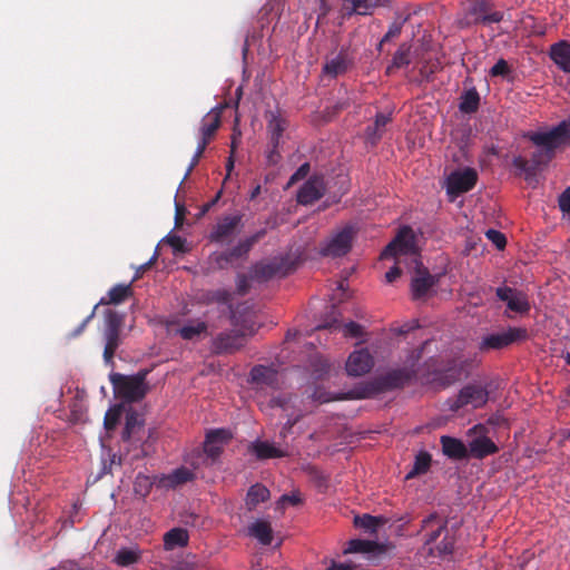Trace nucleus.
<instances>
[{"instance_id":"1","label":"nucleus","mask_w":570,"mask_h":570,"mask_svg":"<svg viewBox=\"0 0 570 570\" xmlns=\"http://www.w3.org/2000/svg\"><path fill=\"white\" fill-rule=\"evenodd\" d=\"M405 256L413 265V276L411 279V293L413 299H420L426 296L429 291L439 282L438 276L432 275L420 261V254L415 244V235L411 227L403 226L394 239L381 253V259L395 258L396 263H402Z\"/></svg>"},{"instance_id":"2","label":"nucleus","mask_w":570,"mask_h":570,"mask_svg":"<svg viewBox=\"0 0 570 570\" xmlns=\"http://www.w3.org/2000/svg\"><path fill=\"white\" fill-rule=\"evenodd\" d=\"M530 140L539 147L531 156L537 170L547 165L554 156L558 147L570 142V117L544 132H532Z\"/></svg>"},{"instance_id":"3","label":"nucleus","mask_w":570,"mask_h":570,"mask_svg":"<svg viewBox=\"0 0 570 570\" xmlns=\"http://www.w3.org/2000/svg\"><path fill=\"white\" fill-rule=\"evenodd\" d=\"M462 16L458 19L461 29L473 26H490L503 20V12L495 10L493 0H465Z\"/></svg>"},{"instance_id":"4","label":"nucleus","mask_w":570,"mask_h":570,"mask_svg":"<svg viewBox=\"0 0 570 570\" xmlns=\"http://www.w3.org/2000/svg\"><path fill=\"white\" fill-rule=\"evenodd\" d=\"M148 373V370H140L134 375L111 373L109 375V380L115 395L128 403L139 402L142 400L149 389L146 383Z\"/></svg>"},{"instance_id":"5","label":"nucleus","mask_w":570,"mask_h":570,"mask_svg":"<svg viewBox=\"0 0 570 570\" xmlns=\"http://www.w3.org/2000/svg\"><path fill=\"white\" fill-rule=\"evenodd\" d=\"M489 400V392L480 384H468L463 386L455 397L448 399L446 405L451 412H458L460 409L471 406L472 409L483 407Z\"/></svg>"},{"instance_id":"6","label":"nucleus","mask_w":570,"mask_h":570,"mask_svg":"<svg viewBox=\"0 0 570 570\" xmlns=\"http://www.w3.org/2000/svg\"><path fill=\"white\" fill-rule=\"evenodd\" d=\"M356 236L354 226L346 225L335 232L320 248V253L326 257L345 256L352 248L353 240Z\"/></svg>"},{"instance_id":"7","label":"nucleus","mask_w":570,"mask_h":570,"mask_svg":"<svg viewBox=\"0 0 570 570\" xmlns=\"http://www.w3.org/2000/svg\"><path fill=\"white\" fill-rule=\"evenodd\" d=\"M478 181V173L474 168L465 167L452 171L445 179V189L451 202L462 194L474 188Z\"/></svg>"},{"instance_id":"8","label":"nucleus","mask_w":570,"mask_h":570,"mask_svg":"<svg viewBox=\"0 0 570 570\" xmlns=\"http://www.w3.org/2000/svg\"><path fill=\"white\" fill-rule=\"evenodd\" d=\"M528 336V330L524 327H509L507 331L484 336L480 343V350H502L513 343L525 341Z\"/></svg>"},{"instance_id":"9","label":"nucleus","mask_w":570,"mask_h":570,"mask_svg":"<svg viewBox=\"0 0 570 570\" xmlns=\"http://www.w3.org/2000/svg\"><path fill=\"white\" fill-rule=\"evenodd\" d=\"M243 215H226L218 219L209 233L213 243L224 244L230 242L242 227Z\"/></svg>"},{"instance_id":"10","label":"nucleus","mask_w":570,"mask_h":570,"mask_svg":"<svg viewBox=\"0 0 570 570\" xmlns=\"http://www.w3.org/2000/svg\"><path fill=\"white\" fill-rule=\"evenodd\" d=\"M343 19L357 16H372L377 9L391 8L393 0H340Z\"/></svg>"},{"instance_id":"11","label":"nucleus","mask_w":570,"mask_h":570,"mask_svg":"<svg viewBox=\"0 0 570 570\" xmlns=\"http://www.w3.org/2000/svg\"><path fill=\"white\" fill-rule=\"evenodd\" d=\"M246 343V336L238 330H228L217 334L212 342V350L216 354H233Z\"/></svg>"},{"instance_id":"12","label":"nucleus","mask_w":570,"mask_h":570,"mask_svg":"<svg viewBox=\"0 0 570 570\" xmlns=\"http://www.w3.org/2000/svg\"><path fill=\"white\" fill-rule=\"evenodd\" d=\"M354 58L348 47H342L332 58H327L322 68V73L330 78L344 75L353 66Z\"/></svg>"},{"instance_id":"13","label":"nucleus","mask_w":570,"mask_h":570,"mask_svg":"<svg viewBox=\"0 0 570 570\" xmlns=\"http://www.w3.org/2000/svg\"><path fill=\"white\" fill-rule=\"evenodd\" d=\"M497 297L507 303L510 311L527 314L531 306L525 293L509 286H500L495 289Z\"/></svg>"},{"instance_id":"14","label":"nucleus","mask_w":570,"mask_h":570,"mask_svg":"<svg viewBox=\"0 0 570 570\" xmlns=\"http://www.w3.org/2000/svg\"><path fill=\"white\" fill-rule=\"evenodd\" d=\"M374 366L373 356L366 348L354 351L346 361V372L351 376H362Z\"/></svg>"},{"instance_id":"15","label":"nucleus","mask_w":570,"mask_h":570,"mask_svg":"<svg viewBox=\"0 0 570 570\" xmlns=\"http://www.w3.org/2000/svg\"><path fill=\"white\" fill-rule=\"evenodd\" d=\"M325 193V184L322 176L309 177L297 193V202L302 205H311L318 200Z\"/></svg>"},{"instance_id":"16","label":"nucleus","mask_w":570,"mask_h":570,"mask_svg":"<svg viewBox=\"0 0 570 570\" xmlns=\"http://www.w3.org/2000/svg\"><path fill=\"white\" fill-rule=\"evenodd\" d=\"M145 421L136 411H129L126 414L125 428L121 439L124 442L134 445L142 441Z\"/></svg>"},{"instance_id":"17","label":"nucleus","mask_w":570,"mask_h":570,"mask_svg":"<svg viewBox=\"0 0 570 570\" xmlns=\"http://www.w3.org/2000/svg\"><path fill=\"white\" fill-rule=\"evenodd\" d=\"M267 135L269 139V146L281 147L283 135L288 127V121L282 114L277 111H267Z\"/></svg>"},{"instance_id":"18","label":"nucleus","mask_w":570,"mask_h":570,"mask_svg":"<svg viewBox=\"0 0 570 570\" xmlns=\"http://www.w3.org/2000/svg\"><path fill=\"white\" fill-rule=\"evenodd\" d=\"M232 439V434L226 429L210 430L206 434L204 442V452L208 458L216 460L223 452V446Z\"/></svg>"},{"instance_id":"19","label":"nucleus","mask_w":570,"mask_h":570,"mask_svg":"<svg viewBox=\"0 0 570 570\" xmlns=\"http://www.w3.org/2000/svg\"><path fill=\"white\" fill-rule=\"evenodd\" d=\"M195 479V473L185 468L180 466L173 470L168 474H161L157 478V488L159 489H176L183 484H186Z\"/></svg>"},{"instance_id":"20","label":"nucleus","mask_w":570,"mask_h":570,"mask_svg":"<svg viewBox=\"0 0 570 570\" xmlns=\"http://www.w3.org/2000/svg\"><path fill=\"white\" fill-rule=\"evenodd\" d=\"M222 124V108H213L208 111L202 119L200 128H199V140L206 141L209 144L210 140L215 137L216 131L220 127Z\"/></svg>"},{"instance_id":"21","label":"nucleus","mask_w":570,"mask_h":570,"mask_svg":"<svg viewBox=\"0 0 570 570\" xmlns=\"http://www.w3.org/2000/svg\"><path fill=\"white\" fill-rule=\"evenodd\" d=\"M249 377L250 382L259 387L276 389L278 386V372L271 366L255 365L250 370Z\"/></svg>"},{"instance_id":"22","label":"nucleus","mask_w":570,"mask_h":570,"mask_svg":"<svg viewBox=\"0 0 570 570\" xmlns=\"http://www.w3.org/2000/svg\"><path fill=\"white\" fill-rule=\"evenodd\" d=\"M416 377V371L412 367H402L387 372L382 382L387 389L403 387Z\"/></svg>"},{"instance_id":"23","label":"nucleus","mask_w":570,"mask_h":570,"mask_svg":"<svg viewBox=\"0 0 570 570\" xmlns=\"http://www.w3.org/2000/svg\"><path fill=\"white\" fill-rule=\"evenodd\" d=\"M448 522L442 520L438 513H432L422 521V530H430L426 533L425 544L431 546L436 542L442 532L449 531Z\"/></svg>"},{"instance_id":"24","label":"nucleus","mask_w":570,"mask_h":570,"mask_svg":"<svg viewBox=\"0 0 570 570\" xmlns=\"http://www.w3.org/2000/svg\"><path fill=\"white\" fill-rule=\"evenodd\" d=\"M469 456L484 459L499 452V446L488 436H478L469 443Z\"/></svg>"},{"instance_id":"25","label":"nucleus","mask_w":570,"mask_h":570,"mask_svg":"<svg viewBox=\"0 0 570 570\" xmlns=\"http://www.w3.org/2000/svg\"><path fill=\"white\" fill-rule=\"evenodd\" d=\"M443 454L452 460H464L469 458V449L465 444L456 439L449 435H443L440 439Z\"/></svg>"},{"instance_id":"26","label":"nucleus","mask_w":570,"mask_h":570,"mask_svg":"<svg viewBox=\"0 0 570 570\" xmlns=\"http://www.w3.org/2000/svg\"><path fill=\"white\" fill-rule=\"evenodd\" d=\"M549 56L551 60L563 72H570V43L561 40L550 47Z\"/></svg>"},{"instance_id":"27","label":"nucleus","mask_w":570,"mask_h":570,"mask_svg":"<svg viewBox=\"0 0 570 570\" xmlns=\"http://www.w3.org/2000/svg\"><path fill=\"white\" fill-rule=\"evenodd\" d=\"M250 452L256 456L257 460H266L274 458H284L287 455L285 451L276 448L274 444L267 441L256 440L249 445Z\"/></svg>"},{"instance_id":"28","label":"nucleus","mask_w":570,"mask_h":570,"mask_svg":"<svg viewBox=\"0 0 570 570\" xmlns=\"http://www.w3.org/2000/svg\"><path fill=\"white\" fill-rule=\"evenodd\" d=\"M293 271L291 264H286L283 261L274 259L273 262L261 265L256 267L257 276H261L265 279L272 278L274 276H285Z\"/></svg>"},{"instance_id":"29","label":"nucleus","mask_w":570,"mask_h":570,"mask_svg":"<svg viewBox=\"0 0 570 570\" xmlns=\"http://www.w3.org/2000/svg\"><path fill=\"white\" fill-rule=\"evenodd\" d=\"M248 535L257 539L264 546H269L273 541L272 525L266 520H256L248 527Z\"/></svg>"},{"instance_id":"30","label":"nucleus","mask_w":570,"mask_h":570,"mask_svg":"<svg viewBox=\"0 0 570 570\" xmlns=\"http://www.w3.org/2000/svg\"><path fill=\"white\" fill-rule=\"evenodd\" d=\"M132 295L134 291L130 284H117L109 289L107 298L102 297L100 299L99 305H118Z\"/></svg>"},{"instance_id":"31","label":"nucleus","mask_w":570,"mask_h":570,"mask_svg":"<svg viewBox=\"0 0 570 570\" xmlns=\"http://www.w3.org/2000/svg\"><path fill=\"white\" fill-rule=\"evenodd\" d=\"M189 535L188 531L183 528H173L164 535V548L167 551L174 550L175 548H183L188 544Z\"/></svg>"},{"instance_id":"32","label":"nucleus","mask_w":570,"mask_h":570,"mask_svg":"<svg viewBox=\"0 0 570 570\" xmlns=\"http://www.w3.org/2000/svg\"><path fill=\"white\" fill-rule=\"evenodd\" d=\"M269 499V490L262 483L252 485L246 495V507L249 511L254 510L259 503Z\"/></svg>"},{"instance_id":"33","label":"nucleus","mask_w":570,"mask_h":570,"mask_svg":"<svg viewBox=\"0 0 570 570\" xmlns=\"http://www.w3.org/2000/svg\"><path fill=\"white\" fill-rule=\"evenodd\" d=\"M480 100L478 90L472 87L461 95L459 109L463 114H474L480 107Z\"/></svg>"},{"instance_id":"34","label":"nucleus","mask_w":570,"mask_h":570,"mask_svg":"<svg viewBox=\"0 0 570 570\" xmlns=\"http://www.w3.org/2000/svg\"><path fill=\"white\" fill-rule=\"evenodd\" d=\"M411 63V45L403 42L399 46L393 55L391 65L386 68V73L390 75L393 69L407 67Z\"/></svg>"},{"instance_id":"35","label":"nucleus","mask_w":570,"mask_h":570,"mask_svg":"<svg viewBox=\"0 0 570 570\" xmlns=\"http://www.w3.org/2000/svg\"><path fill=\"white\" fill-rule=\"evenodd\" d=\"M105 337V350H104V361L108 365H114V356L121 343L120 333L115 332H104Z\"/></svg>"},{"instance_id":"36","label":"nucleus","mask_w":570,"mask_h":570,"mask_svg":"<svg viewBox=\"0 0 570 570\" xmlns=\"http://www.w3.org/2000/svg\"><path fill=\"white\" fill-rule=\"evenodd\" d=\"M431 454L428 452H420L414 460L412 469L407 472L405 479L411 480L420 474H424L431 466Z\"/></svg>"},{"instance_id":"37","label":"nucleus","mask_w":570,"mask_h":570,"mask_svg":"<svg viewBox=\"0 0 570 570\" xmlns=\"http://www.w3.org/2000/svg\"><path fill=\"white\" fill-rule=\"evenodd\" d=\"M141 558L139 549L121 548L115 556L114 562L119 567H129L137 563Z\"/></svg>"},{"instance_id":"38","label":"nucleus","mask_w":570,"mask_h":570,"mask_svg":"<svg viewBox=\"0 0 570 570\" xmlns=\"http://www.w3.org/2000/svg\"><path fill=\"white\" fill-rule=\"evenodd\" d=\"M390 121H391V116L390 115H386V114H383V112L376 114L373 126H368L366 128L367 137L373 142L380 140L382 138V136H383L384 127Z\"/></svg>"},{"instance_id":"39","label":"nucleus","mask_w":570,"mask_h":570,"mask_svg":"<svg viewBox=\"0 0 570 570\" xmlns=\"http://www.w3.org/2000/svg\"><path fill=\"white\" fill-rule=\"evenodd\" d=\"M386 522L384 517H373L370 514H363L362 517H355L354 523L356 527L364 529L370 534H375L377 528Z\"/></svg>"},{"instance_id":"40","label":"nucleus","mask_w":570,"mask_h":570,"mask_svg":"<svg viewBox=\"0 0 570 570\" xmlns=\"http://www.w3.org/2000/svg\"><path fill=\"white\" fill-rule=\"evenodd\" d=\"M159 475H156L154 478H150L148 475H145L142 473H138L136 479H135V482H134V491L136 494L142 497V498H146L151 489H153V485H156L157 487V478Z\"/></svg>"},{"instance_id":"41","label":"nucleus","mask_w":570,"mask_h":570,"mask_svg":"<svg viewBox=\"0 0 570 570\" xmlns=\"http://www.w3.org/2000/svg\"><path fill=\"white\" fill-rule=\"evenodd\" d=\"M207 331V324L203 321L197 322H190L184 326H181L177 333L183 340H194L195 337L199 336L200 334L205 333Z\"/></svg>"},{"instance_id":"42","label":"nucleus","mask_w":570,"mask_h":570,"mask_svg":"<svg viewBox=\"0 0 570 570\" xmlns=\"http://www.w3.org/2000/svg\"><path fill=\"white\" fill-rule=\"evenodd\" d=\"M341 327V325L338 324V322L336 320H334L333 322H327L323 325H320L317 328L321 330V328H338ZM342 331H343V334L345 336H350V337H360L363 333L362 331V326L360 324H357L356 322H348L344 325H342Z\"/></svg>"},{"instance_id":"43","label":"nucleus","mask_w":570,"mask_h":570,"mask_svg":"<svg viewBox=\"0 0 570 570\" xmlns=\"http://www.w3.org/2000/svg\"><path fill=\"white\" fill-rule=\"evenodd\" d=\"M254 244L247 238L240 239L234 247L227 249L229 257L234 261H244L248 257Z\"/></svg>"},{"instance_id":"44","label":"nucleus","mask_w":570,"mask_h":570,"mask_svg":"<svg viewBox=\"0 0 570 570\" xmlns=\"http://www.w3.org/2000/svg\"><path fill=\"white\" fill-rule=\"evenodd\" d=\"M254 244L247 238L240 239L234 247L227 249L229 257L234 261H244L248 257Z\"/></svg>"},{"instance_id":"45","label":"nucleus","mask_w":570,"mask_h":570,"mask_svg":"<svg viewBox=\"0 0 570 570\" xmlns=\"http://www.w3.org/2000/svg\"><path fill=\"white\" fill-rule=\"evenodd\" d=\"M377 543L370 540L353 539L348 542L344 553H368L375 551Z\"/></svg>"},{"instance_id":"46","label":"nucleus","mask_w":570,"mask_h":570,"mask_svg":"<svg viewBox=\"0 0 570 570\" xmlns=\"http://www.w3.org/2000/svg\"><path fill=\"white\" fill-rule=\"evenodd\" d=\"M124 324V315L112 311L108 309L106 312V328L105 332H115L120 333L121 326Z\"/></svg>"},{"instance_id":"47","label":"nucleus","mask_w":570,"mask_h":570,"mask_svg":"<svg viewBox=\"0 0 570 570\" xmlns=\"http://www.w3.org/2000/svg\"><path fill=\"white\" fill-rule=\"evenodd\" d=\"M513 166L525 175V179L537 175L538 170L535 165L530 159H525L521 156L513 158Z\"/></svg>"},{"instance_id":"48","label":"nucleus","mask_w":570,"mask_h":570,"mask_svg":"<svg viewBox=\"0 0 570 570\" xmlns=\"http://www.w3.org/2000/svg\"><path fill=\"white\" fill-rule=\"evenodd\" d=\"M210 263L214 268L226 269L234 265V261L229 257L228 252L215 253L210 256Z\"/></svg>"},{"instance_id":"49","label":"nucleus","mask_w":570,"mask_h":570,"mask_svg":"<svg viewBox=\"0 0 570 570\" xmlns=\"http://www.w3.org/2000/svg\"><path fill=\"white\" fill-rule=\"evenodd\" d=\"M121 416V407L120 406H114L109 409L104 417V425L107 431L114 430Z\"/></svg>"},{"instance_id":"50","label":"nucleus","mask_w":570,"mask_h":570,"mask_svg":"<svg viewBox=\"0 0 570 570\" xmlns=\"http://www.w3.org/2000/svg\"><path fill=\"white\" fill-rule=\"evenodd\" d=\"M454 537L446 531L443 539L440 543L435 546V550L438 552V556H449L453 553L454 550Z\"/></svg>"},{"instance_id":"51","label":"nucleus","mask_w":570,"mask_h":570,"mask_svg":"<svg viewBox=\"0 0 570 570\" xmlns=\"http://www.w3.org/2000/svg\"><path fill=\"white\" fill-rule=\"evenodd\" d=\"M405 20L406 19H404L403 21H394L390 24L389 30L386 31V33L383 36L379 43V50H381L384 42H389L401 35L403 23L405 22Z\"/></svg>"},{"instance_id":"52","label":"nucleus","mask_w":570,"mask_h":570,"mask_svg":"<svg viewBox=\"0 0 570 570\" xmlns=\"http://www.w3.org/2000/svg\"><path fill=\"white\" fill-rule=\"evenodd\" d=\"M366 396H367V394L364 391H362V392L351 391L346 394H342V395L335 396V397H325L322 394L315 393V399L317 401H320L321 403H326V402L335 401V400L364 399Z\"/></svg>"},{"instance_id":"53","label":"nucleus","mask_w":570,"mask_h":570,"mask_svg":"<svg viewBox=\"0 0 570 570\" xmlns=\"http://www.w3.org/2000/svg\"><path fill=\"white\" fill-rule=\"evenodd\" d=\"M511 73V68L507 60L499 59L495 65L490 69L491 77H507Z\"/></svg>"},{"instance_id":"54","label":"nucleus","mask_w":570,"mask_h":570,"mask_svg":"<svg viewBox=\"0 0 570 570\" xmlns=\"http://www.w3.org/2000/svg\"><path fill=\"white\" fill-rule=\"evenodd\" d=\"M485 236L498 249H503L507 245V238L504 234L495 229H488Z\"/></svg>"},{"instance_id":"55","label":"nucleus","mask_w":570,"mask_h":570,"mask_svg":"<svg viewBox=\"0 0 570 570\" xmlns=\"http://www.w3.org/2000/svg\"><path fill=\"white\" fill-rule=\"evenodd\" d=\"M207 145L208 144H206V141H200V140L198 141V146H197L196 151H195V154H194V156L191 158L189 167H188V169H187V171L185 174V178H187L190 175V173L193 171V169L197 166V164L199 163V160H200V158H202V156H203Z\"/></svg>"},{"instance_id":"56","label":"nucleus","mask_w":570,"mask_h":570,"mask_svg":"<svg viewBox=\"0 0 570 570\" xmlns=\"http://www.w3.org/2000/svg\"><path fill=\"white\" fill-rule=\"evenodd\" d=\"M309 169H311V167H309L308 163L302 164L297 168V170L291 176L288 185L295 184V183L304 179L305 177H307Z\"/></svg>"},{"instance_id":"57","label":"nucleus","mask_w":570,"mask_h":570,"mask_svg":"<svg viewBox=\"0 0 570 570\" xmlns=\"http://www.w3.org/2000/svg\"><path fill=\"white\" fill-rule=\"evenodd\" d=\"M558 203L562 213H570V186L561 193Z\"/></svg>"},{"instance_id":"58","label":"nucleus","mask_w":570,"mask_h":570,"mask_svg":"<svg viewBox=\"0 0 570 570\" xmlns=\"http://www.w3.org/2000/svg\"><path fill=\"white\" fill-rule=\"evenodd\" d=\"M167 243L174 248L175 252L185 250V239L178 235L168 236Z\"/></svg>"},{"instance_id":"59","label":"nucleus","mask_w":570,"mask_h":570,"mask_svg":"<svg viewBox=\"0 0 570 570\" xmlns=\"http://www.w3.org/2000/svg\"><path fill=\"white\" fill-rule=\"evenodd\" d=\"M268 165H277L279 160L282 159L279 147L271 146V149L267 151L266 155Z\"/></svg>"},{"instance_id":"60","label":"nucleus","mask_w":570,"mask_h":570,"mask_svg":"<svg viewBox=\"0 0 570 570\" xmlns=\"http://www.w3.org/2000/svg\"><path fill=\"white\" fill-rule=\"evenodd\" d=\"M157 257H158V253L155 252V254L153 255V257L148 262H146L145 264L140 265L139 268L137 269V273H136V275L134 277V281H137L142 273H145L147 269H149L155 264V262L157 261Z\"/></svg>"},{"instance_id":"61","label":"nucleus","mask_w":570,"mask_h":570,"mask_svg":"<svg viewBox=\"0 0 570 570\" xmlns=\"http://www.w3.org/2000/svg\"><path fill=\"white\" fill-rule=\"evenodd\" d=\"M96 308L97 305L94 307L92 312L81 322V324L72 332L73 337H77L85 331L88 323L94 318Z\"/></svg>"},{"instance_id":"62","label":"nucleus","mask_w":570,"mask_h":570,"mask_svg":"<svg viewBox=\"0 0 570 570\" xmlns=\"http://www.w3.org/2000/svg\"><path fill=\"white\" fill-rule=\"evenodd\" d=\"M212 298L218 303H227L230 298V294L225 289H218L213 293Z\"/></svg>"},{"instance_id":"63","label":"nucleus","mask_w":570,"mask_h":570,"mask_svg":"<svg viewBox=\"0 0 570 570\" xmlns=\"http://www.w3.org/2000/svg\"><path fill=\"white\" fill-rule=\"evenodd\" d=\"M401 273H402V271L397 265L393 266L385 274L386 282L393 283L396 278H399L401 276Z\"/></svg>"},{"instance_id":"64","label":"nucleus","mask_w":570,"mask_h":570,"mask_svg":"<svg viewBox=\"0 0 570 570\" xmlns=\"http://www.w3.org/2000/svg\"><path fill=\"white\" fill-rule=\"evenodd\" d=\"M248 281L245 275H239L237 278V292L242 295L246 294L248 291Z\"/></svg>"}]
</instances>
